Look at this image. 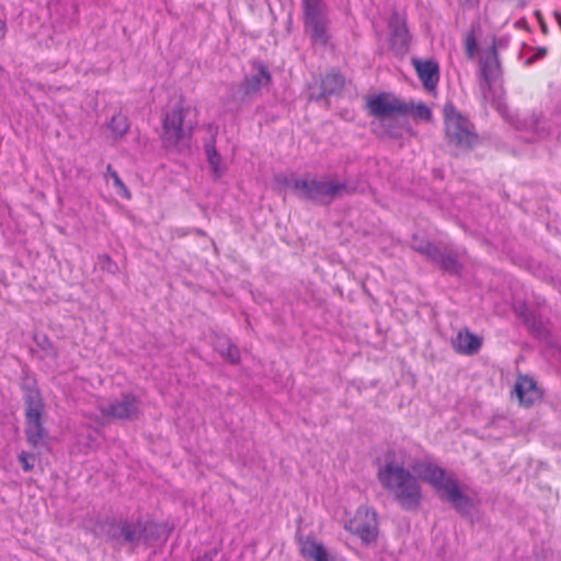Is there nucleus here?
<instances>
[{
	"label": "nucleus",
	"instance_id": "obj_17",
	"mask_svg": "<svg viewBox=\"0 0 561 561\" xmlns=\"http://www.w3.org/2000/svg\"><path fill=\"white\" fill-rule=\"evenodd\" d=\"M451 346L457 354L471 356L480 351L482 337L472 333L468 328H462L453 340Z\"/></svg>",
	"mask_w": 561,
	"mask_h": 561
},
{
	"label": "nucleus",
	"instance_id": "obj_26",
	"mask_svg": "<svg viewBox=\"0 0 561 561\" xmlns=\"http://www.w3.org/2000/svg\"><path fill=\"white\" fill-rule=\"evenodd\" d=\"M408 105L412 106V111H410V113H413L415 117L425 122H430L432 119V111L426 104L420 103L414 105L412 102H410Z\"/></svg>",
	"mask_w": 561,
	"mask_h": 561
},
{
	"label": "nucleus",
	"instance_id": "obj_24",
	"mask_svg": "<svg viewBox=\"0 0 561 561\" xmlns=\"http://www.w3.org/2000/svg\"><path fill=\"white\" fill-rule=\"evenodd\" d=\"M141 533V525L137 524H124L121 527V534L125 541L131 542L138 538Z\"/></svg>",
	"mask_w": 561,
	"mask_h": 561
},
{
	"label": "nucleus",
	"instance_id": "obj_25",
	"mask_svg": "<svg viewBox=\"0 0 561 561\" xmlns=\"http://www.w3.org/2000/svg\"><path fill=\"white\" fill-rule=\"evenodd\" d=\"M107 172L110 176L113 179V184L117 188V193L126 198H129L130 193L127 186L124 184L117 172L114 171L110 164L107 165Z\"/></svg>",
	"mask_w": 561,
	"mask_h": 561
},
{
	"label": "nucleus",
	"instance_id": "obj_33",
	"mask_svg": "<svg viewBox=\"0 0 561 561\" xmlns=\"http://www.w3.org/2000/svg\"><path fill=\"white\" fill-rule=\"evenodd\" d=\"M195 561H213L211 558L207 554L198 557Z\"/></svg>",
	"mask_w": 561,
	"mask_h": 561
},
{
	"label": "nucleus",
	"instance_id": "obj_13",
	"mask_svg": "<svg viewBox=\"0 0 561 561\" xmlns=\"http://www.w3.org/2000/svg\"><path fill=\"white\" fill-rule=\"evenodd\" d=\"M505 43L506 41L504 38H493L492 46L488 49L485 55L480 58V76L483 81L481 89L483 91L486 89L490 90L492 82L502 72L497 47L504 46Z\"/></svg>",
	"mask_w": 561,
	"mask_h": 561
},
{
	"label": "nucleus",
	"instance_id": "obj_16",
	"mask_svg": "<svg viewBox=\"0 0 561 561\" xmlns=\"http://www.w3.org/2000/svg\"><path fill=\"white\" fill-rule=\"evenodd\" d=\"M415 71L423 83V87L432 91L439 81V65L433 59L421 60L417 58L412 59Z\"/></svg>",
	"mask_w": 561,
	"mask_h": 561
},
{
	"label": "nucleus",
	"instance_id": "obj_12",
	"mask_svg": "<svg viewBox=\"0 0 561 561\" xmlns=\"http://www.w3.org/2000/svg\"><path fill=\"white\" fill-rule=\"evenodd\" d=\"M390 48L396 56L403 57L410 49L411 34L407 25V19L398 11H393L389 21Z\"/></svg>",
	"mask_w": 561,
	"mask_h": 561
},
{
	"label": "nucleus",
	"instance_id": "obj_34",
	"mask_svg": "<svg viewBox=\"0 0 561 561\" xmlns=\"http://www.w3.org/2000/svg\"><path fill=\"white\" fill-rule=\"evenodd\" d=\"M553 14H554V18H556V20H557V22H558V24H559V26L561 28V13L556 11Z\"/></svg>",
	"mask_w": 561,
	"mask_h": 561
},
{
	"label": "nucleus",
	"instance_id": "obj_11",
	"mask_svg": "<svg viewBox=\"0 0 561 561\" xmlns=\"http://www.w3.org/2000/svg\"><path fill=\"white\" fill-rule=\"evenodd\" d=\"M99 410L107 420H131L139 415V402L134 394L123 393L119 399L99 405Z\"/></svg>",
	"mask_w": 561,
	"mask_h": 561
},
{
	"label": "nucleus",
	"instance_id": "obj_4",
	"mask_svg": "<svg viewBox=\"0 0 561 561\" xmlns=\"http://www.w3.org/2000/svg\"><path fill=\"white\" fill-rule=\"evenodd\" d=\"M305 33L312 46L327 48L332 38L329 7L324 0H301Z\"/></svg>",
	"mask_w": 561,
	"mask_h": 561
},
{
	"label": "nucleus",
	"instance_id": "obj_31",
	"mask_svg": "<svg viewBox=\"0 0 561 561\" xmlns=\"http://www.w3.org/2000/svg\"><path fill=\"white\" fill-rule=\"evenodd\" d=\"M546 54H547V48L541 47V48L538 49V51L535 55H533L529 58H527L526 64L530 65V64L535 62L536 60H538V59L542 58L543 56H546Z\"/></svg>",
	"mask_w": 561,
	"mask_h": 561
},
{
	"label": "nucleus",
	"instance_id": "obj_30",
	"mask_svg": "<svg viewBox=\"0 0 561 561\" xmlns=\"http://www.w3.org/2000/svg\"><path fill=\"white\" fill-rule=\"evenodd\" d=\"M541 117H542L541 115H539V116L533 115L529 123L527 121H525V125H527V126H525V128H529L534 131H538V125L540 123Z\"/></svg>",
	"mask_w": 561,
	"mask_h": 561
},
{
	"label": "nucleus",
	"instance_id": "obj_36",
	"mask_svg": "<svg viewBox=\"0 0 561 561\" xmlns=\"http://www.w3.org/2000/svg\"><path fill=\"white\" fill-rule=\"evenodd\" d=\"M2 71V67L0 66V72Z\"/></svg>",
	"mask_w": 561,
	"mask_h": 561
},
{
	"label": "nucleus",
	"instance_id": "obj_2",
	"mask_svg": "<svg viewBox=\"0 0 561 561\" xmlns=\"http://www.w3.org/2000/svg\"><path fill=\"white\" fill-rule=\"evenodd\" d=\"M412 469L422 481L432 485L457 511L462 512L471 506V500L461 491L458 480L438 465L421 461L413 465Z\"/></svg>",
	"mask_w": 561,
	"mask_h": 561
},
{
	"label": "nucleus",
	"instance_id": "obj_22",
	"mask_svg": "<svg viewBox=\"0 0 561 561\" xmlns=\"http://www.w3.org/2000/svg\"><path fill=\"white\" fill-rule=\"evenodd\" d=\"M479 28V23L472 24L465 38L466 55L469 59H473L478 50L477 31Z\"/></svg>",
	"mask_w": 561,
	"mask_h": 561
},
{
	"label": "nucleus",
	"instance_id": "obj_32",
	"mask_svg": "<svg viewBox=\"0 0 561 561\" xmlns=\"http://www.w3.org/2000/svg\"><path fill=\"white\" fill-rule=\"evenodd\" d=\"M5 33H7L5 22L2 19H0V38H3L5 36Z\"/></svg>",
	"mask_w": 561,
	"mask_h": 561
},
{
	"label": "nucleus",
	"instance_id": "obj_18",
	"mask_svg": "<svg viewBox=\"0 0 561 561\" xmlns=\"http://www.w3.org/2000/svg\"><path fill=\"white\" fill-rule=\"evenodd\" d=\"M514 390L520 405L527 408L534 405L541 398L536 381L526 375H522L517 378Z\"/></svg>",
	"mask_w": 561,
	"mask_h": 561
},
{
	"label": "nucleus",
	"instance_id": "obj_23",
	"mask_svg": "<svg viewBox=\"0 0 561 561\" xmlns=\"http://www.w3.org/2000/svg\"><path fill=\"white\" fill-rule=\"evenodd\" d=\"M108 128L118 136H124L129 128L126 116L122 114L113 115L108 123Z\"/></svg>",
	"mask_w": 561,
	"mask_h": 561
},
{
	"label": "nucleus",
	"instance_id": "obj_8",
	"mask_svg": "<svg viewBox=\"0 0 561 561\" xmlns=\"http://www.w3.org/2000/svg\"><path fill=\"white\" fill-rule=\"evenodd\" d=\"M25 436L32 446L39 445L46 431L43 425L44 403L38 389H31L25 396Z\"/></svg>",
	"mask_w": 561,
	"mask_h": 561
},
{
	"label": "nucleus",
	"instance_id": "obj_29",
	"mask_svg": "<svg viewBox=\"0 0 561 561\" xmlns=\"http://www.w3.org/2000/svg\"><path fill=\"white\" fill-rule=\"evenodd\" d=\"M226 356L233 364H236V363H238L240 360L239 351H238L237 346H234V345H229L228 346L227 355Z\"/></svg>",
	"mask_w": 561,
	"mask_h": 561
},
{
	"label": "nucleus",
	"instance_id": "obj_5",
	"mask_svg": "<svg viewBox=\"0 0 561 561\" xmlns=\"http://www.w3.org/2000/svg\"><path fill=\"white\" fill-rule=\"evenodd\" d=\"M187 111L182 105H175L164 113L160 140L165 150L178 153L190 150L194 127L184 124Z\"/></svg>",
	"mask_w": 561,
	"mask_h": 561
},
{
	"label": "nucleus",
	"instance_id": "obj_3",
	"mask_svg": "<svg viewBox=\"0 0 561 561\" xmlns=\"http://www.w3.org/2000/svg\"><path fill=\"white\" fill-rule=\"evenodd\" d=\"M284 184L289 186L299 199L320 206H329L333 201L354 192V188H351L345 182L308 176L294 180L285 179Z\"/></svg>",
	"mask_w": 561,
	"mask_h": 561
},
{
	"label": "nucleus",
	"instance_id": "obj_19",
	"mask_svg": "<svg viewBox=\"0 0 561 561\" xmlns=\"http://www.w3.org/2000/svg\"><path fill=\"white\" fill-rule=\"evenodd\" d=\"M439 249L419 248L422 255L433 260L442 270L450 274H458L461 267L458 260L451 254H442Z\"/></svg>",
	"mask_w": 561,
	"mask_h": 561
},
{
	"label": "nucleus",
	"instance_id": "obj_28",
	"mask_svg": "<svg viewBox=\"0 0 561 561\" xmlns=\"http://www.w3.org/2000/svg\"><path fill=\"white\" fill-rule=\"evenodd\" d=\"M19 460L22 463L23 470L25 472H28L34 468V457L31 454L22 451L19 455Z\"/></svg>",
	"mask_w": 561,
	"mask_h": 561
},
{
	"label": "nucleus",
	"instance_id": "obj_35",
	"mask_svg": "<svg viewBox=\"0 0 561 561\" xmlns=\"http://www.w3.org/2000/svg\"><path fill=\"white\" fill-rule=\"evenodd\" d=\"M496 110H499V111L501 110V103H497Z\"/></svg>",
	"mask_w": 561,
	"mask_h": 561
},
{
	"label": "nucleus",
	"instance_id": "obj_6",
	"mask_svg": "<svg viewBox=\"0 0 561 561\" xmlns=\"http://www.w3.org/2000/svg\"><path fill=\"white\" fill-rule=\"evenodd\" d=\"M443 112L449 142L463 150H471L478 144L479 137L469 119L459 113L451 102L445 104Z\"/></svg>",
	"mask_w": 561,
	"mask_h": 561
},
{
	"label": "nucleus",
	"instance_id": "obj_27",
	"mask_svg": "<svg viewBox=\"0 0 561 561\" xmlns=\"http://www.w3.org/2000/svg\"><path fill=\"white\" fill-rule=\"evenodd\" d=\"M99 264L102 270L115 274L118 271V266L115 262H113L108 256H101L99 259Z\"/></svg>",
	"mask_w": 561,
	"mask_h": 561
},
{
	"label": "nucleus",
	"instance_id": "obj_9",
	"mask_svg": "<svg viewBox=\"0 0 561 561\" xmlns=\"http://www.w3.org/2000/svg\"><path fill=\"white\" fill-rule=\"evenodd\" d=\"M252 69L255 72L245 76L238 88L234 85L230 87L229 99L233 101L239 99V102L242 103L245 98L259 94L263 87L271 83L272 75L264 62L254 61Z\"/></svg>",
	"mask_w": 561,
	"mask_h": 561
},
{
	"label": "nucleus",
	"instance_id": "obj_10",
	"mask_svg": "<svg viewBox=\"0 0 561 561\" xmlns=\"http://www.w3.org/2000/svg\"><path fill=\"white\" fill-rule=\"evenodd\" d=\"M345 529L357 536L366 546L375 542L379 534L377 513L369 507H359L345 525Z\"/></svg>",
	"mask_w": 561,
	"mask_h": 561
},
{
	"label": "nucleus",
	"instance_id": "obj_7",
	"mask_svg": "<svg viewBox=\"0 0 561 561\" xmlns=\"http://www.w3.org/2000/svg\"><path fill=\"white\" fill-rule=\"evenodd\" d=\"M365 108L370 117L378 123L393 118L394 116H407L412 106L391 93L381 92L368 95Z\"/></svg>",
	"mask_w": 561,
	"mask_h": 561
},
{
	"label": "nucleus",
	"instance_id": "obj_15",
	"mask_svg": "<svg viewBox=\"0 0 561 561\" xmlns=\"http://www.w3.org/2000/svg\"><path fill=\"white\" fill-rule=\"evenodd\" d=\"M344 85V76L337 70H332L321 79L319 94H311L310 99L318 103L328 101V98L339 95L343 91Z\"/></svg>",
	"mask_w": 561,
	"mask_h": 561
},
{
	"label": "nucleus",
	"instance_id": "obj_1",
	"mask_svg": "<svg viewBox=\"0 0 561 561\" xmlns=\"http://www.w3.org/2000/svg\"><path fill=\"white\" fill-rule=\"evenodd\" d=\"M377 478L403 508L415 510L421 505L422 489L419 480L402 465L393 460L386 461L378 470Z\"/></svg>",
	"mask_w": 561,
	"mask_h": 561
},
{
	"label": "nucleus",
	"instance_id": "obj_14",
	"mask_svg": "<svg viewBox=\"0 0 561 561\" xmlns=\"http://www.w3.org/2000/svg\"><path fill=\"white\" fill-rule=\"evenodd\" d=\"M374 134L378 138L402 139L405 134L413 135V130L405 116H394L380 122L374 127Z\"/></svg>",
	"mask_w": 561,
	"mask_h": 561
},
{
	"label": "nucleus",
	"instance_id": "obj_21",
	"mask_svg": "<svg viewBox=\"0 0 561 561\" xmlns=\"http://www.w3.org/2000/svg\"><path fill=\"white\" fill-rule=\"evenodd\" d=\"M204 149L207 161L211 167L214 178L216 180L220 179L225 174L226 169L221 165V156L216 149L215 136H211L210 140L205 144Z\"/></svg>",
	"mask_w": 561,
	"mask_h": 561
},
{
	"label": "nucleus",
	"instance_id": "obj_20",
	"mask_svg": "<svg viewBox=\"0 0 561 561\" xmlns=\"http://www.w3.org/2000/svg\"><path fill=\"white\" fill-rule=\"evenodd\" d=\"M299 551L305 559L312 561H335L321 542L310 537L300 541Z\"/></svg>",
	"mask_w": 561,
	"mask_h": 561
}]
</instances>
